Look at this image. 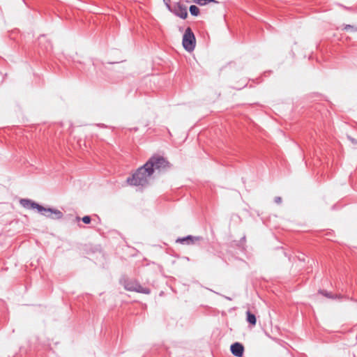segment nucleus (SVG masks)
Returning a JSON list of instances; mask_svg holds the SVG:
<instances>
[{"label": "nucleus", "mask_w": 357, "mask_h": 357, "mask_svg": "<svg viewBox=\"0 0 357 357\" xmlns=\"http://www.w3.org/2000/svg\"><path fill=\"white\" fill-rule=\"evenodd\" d=\"M20 203L25 208L36 209L41 215L53 220H60L63 218V213L56 208H45L29 199H21Z\"/></svg>", "instance_id": "f257e3e1"}, {"label": "nucleus", "mask_w": 357, "mask_h": 357, "mask_svg": "<svg viewBox=\"0 0 357 357\" xmlns=\"http://www.w3.org/2000/svg\"><path fill=\"white\" fill-rule=\"evenodd\" d=\"M153 174V169L146 166L145 163L139 167L132 176L127 178V183L130 185L146 186L149 184Z\"/></svg>", "instance_id": "f03ea898"}, {"label": "nucleus", "mask_w": 357, "mask_h": 357, "mask_svg": "<svg viewBox=\"0 0 357 357\" xmlns=\"http://www.w3.org/2000/svg\"><path fill=\"white\" fill-rule=\"evenodd\" d=\"M121 284L124 287L125 289L130 291H135L144 294H149L151 289L148 287H143L140 283L133 279H129L126 276L122 277L120 279Z\"/></svg>", "instance_id": "7ed1b4c3"}, {"label": "nucleus", "mask_w": 357, "mask_h": 357, "mask_svg": "<svg viewBox=\"0 0 357 357\" xmlns=\"http://www.w3.org/2000/svg\"><path fill=\"white\" fill-rule=\"evenodd\" d=\"M146 166L154 170L162 171L170 167V163L162 156L153 155L146 162Z\"/></svg>", "instance_id": "20e7f679"}, {"label": "nucleus", "mask_w": 357, "mask_h": 357, "mask_svg": "<svg viewBox=\"0 0 357 357\" xmlns=\"http://www.w3.org/2000/svg\"><path fill=\"white\" fill-rule=\"evenodd\" d=\"M183 48L190 52L194 50L196 44V39L194 33L190 27H188L183 36Z\"/></svg>", "instance_id": "39448f33"}, {"label": "nucleus", "mask_w": 357, "mask_h": 357, "mask_svg": "<svg viewBox=\"0 0 357 357\" xmlns=\"http://www.w3.org/2000/svg\"><path fill=\"white\" fill-rule=\"evenodd\" d=\"M176 16L181 19H185L188 17V10L185 5L181 1L174 3L173 7L169 9Z\"/></svg>", "instance_id": "423d86ee"}, {"label": "nucleus", "mask_w": 357, "mask_h": 357, "mask_svg": "<svg viewBox=\"0 0 357 357\" xmlns=\"http://www.w3.org/2000/svg\"><path fill=\"white\" fill-rule=\"evenodd\" d=\"M201 239H202V237H200V236H193L191 235H188L185 237L178 238L176 240V243H178L184 244V245H193L197 241H199Z\"/></svg>", "instance_id": "0eeeda50"}, {"label": "nucleus", "mask_w": 357, "mask_h": 357, "mask_svg": "<svg viewBox=\"0 0 357 357\" xmlns=\"http://www.w3.org/2000/svg\"><path fill=\"white\" fill-rule=\"evenodd\" d=\"M230 350L234 356L241 357L243 354L244 347L239 342H235L231 345Z\"/></svg>", "instance_id": "6e6552de"}, {"label": "nucleus", "mask_w": 357, "mask_h": 357, "mask_svg": "<svg viewBox=\"0 0 357 357\" xmlns=\"http://www.w3.org/2000/svg\"><path fill=\"white\" fill-rule=\"evenodd\" d=\"M319 294L324 296L326 298H331V299H336V298H341L342 296L340 294H333L331 292H329L324 289H320L319 291Z\"/></svg>", "instance_id": "1a4fd4ad"}, {"label": "nucleus", "mask_w": 357, "mask_h": 357, "mask_svg": "<svg viewBox=\"0 0 357 357\" xmlns=\"http://www.w3.org/2000/svg\"><path fill=\"white\" fill-rule=\"evenodd\" d=\"M246 320L252 326L256 325L257 318L256 316L250 310L246 312Z\"/></svg>", "instance_id": "9d476101"}, {"label": "nucleus", "mask_w": 357, "mask_h": 357, "mask_svg": "<svg viewBox=\"0 0 357 357\" xmlns=\"http://www.w3.org/2000/svg\"><path fill=\"white\" fill-rule=\"evenodd\" d=\"M192 1L199 6H205L209 3H218L216 0H192Z\"/></svg>", "instance_id": "9b49d317"}, {"label": "nucleus", "mask_w": 357, "mask_h": 357, "mask_svg": "<svg viewBox=\"0 0 357 357\" xmlns=\"http://www.w3.org/2000/svg\"><path fill=\"white\" fill-rule=\"evenodd\" d=\"M189 10L191 15L192 16H198L200 13L199 8L195 5L190 6L189 8Z\"/></svg>", "instance_id": "f8f14e48"}, {"label": "nucleus", "mask_w": 357, "mask_h": 357, "mask_svg": "<svg viewBox=\"0 0 357 357\" xmlns=\"http://www.w3.org/2000/svg\"><path fill=\"white\" fill-rule=\"evenodd\" d=\"M342 30H344V31L351 30V31H357V27H355L350 24H345V25H344Z\"/></svg>", "instance_id": "ddd939ff"}, {"label": "nucleus", "mask_w": 357, "mask_h": 357, "mask_svg": "<svg viewBox=\"0 0 357 357\" xmlns=\"http://www.w3.org/2000/svg\"><path fill=\"white\" fill-rule=\"evenodd\" d=\"M82 220L85 224H89L91 221V218L89 215H85L82 218Z\"/></svg>", "instance_id": "4468645a"}, {"label": "nucleus", "mask_w": 357, "mask_h": 357, "mask_svg": "<svg viewBox=\"0 0 357 357\" xmlns=\"http://www.w3.org/2000/svg\"><path fill=\"white\" fill-rule=\"evenodd\" d=\"M274 201L276 204H280L282 202V198L280 197H275Z\"/></svg>", "instance_id": "2eb2a0df"}, {"label": "nucleus", "mask_w": 357, "mask_h": 357, "mask_svg": "<svg viewBox=\"0 0 357 357\" xmlns=\"http://www.w3.org/2000/svg\"><path fill=\"white\" fill-rule=\"evenodd\" d=\"M348 139L354 144H357V140L355 139L354 138L350 137V136H348Z\"/></svg>", "instance_id": "dca6fc26"}, {"label": "nucleus", "mask_w": 357, "mask_h": 357, "mask_svg": "<svg viewBox=\"0 0 357 357\" xmlns=\"http://www.w3.org/2000/svg\"><path fill=\"white\" fill-rule=\"evenodd\" d=\"M163 1L169 10L171 8L170 5H169L170 0H163Z\"/></svg>", "instance_id": "f3484780"}, {"label": "nucleus", "mask_w": 357, "mask_h": 357, "mask_svg": "<svg viewBox=\"0 0 357 357\" xmlns=\"http://www.w3.org/2000/svg\"><path fill=\"white\" fill-rule=\"evenodd\" d=\"M50 46H51V45H50V43H48L47 46H46V47H45V48L47 50V49H48V47H50Z\"/></svg>", "instance_id": "a211bd4d"}, {"label": "nucleus", "mask_w": 357, "mask_h": 357, "mask_svg": "<svg viewBox=\"0 0 357 357\" xmlns=\"http://www.w3.org/2000/svg\"><path fill=\"white\" fill-rule=\"evenodd\" d=\"M45 37L43 36L40 38H39V40L40 41L42 38H44Z\"/></svg>", "instance_id": "6ab92c4d"}]
</instances>
